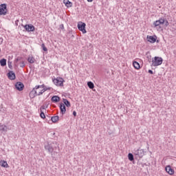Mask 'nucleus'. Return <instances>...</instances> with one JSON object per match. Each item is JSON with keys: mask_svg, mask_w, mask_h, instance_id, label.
<instances>
[{"mask_svg": "<svg viewBox=\"0 0 176 176\" xmlns=\"http://www.w3.org/2000/svg\"><path fill=\"white\" fill-rule=\"evenodd\" d=\"M15 87L16 90H19V91H22L24 89V84L21 82H18L15 84Z\"/></svg>", "mask_w": 176, "mask_h": 176, "instance_id": "1a4fd4ad", "label": "nucleus"}, {"mask_svg": "<svg viewBox=\"0 0 176 176\" xmlns=\"http://www.w3.org/2000/svg\"><path fill=\"white\" fill-rule=\"evenodd\" d=\"M28 63H30V64H34V63H35V58L34 57H31L30 56L28 58Z\"/></svg>", "mask_w": 176, "mask_h": 176, "instance_id": "4be33fe9", "label": "nucleus"}, {"mask_svg": "<svg viewBox=\"0 0 176 176\" xmlns=\"http://www.w3.org/2000/svg\"><path fill=\"white\" fill-rule=\"evenodd\" d=\"M148 42L151 43H155L156 42V37L153 36H147Z\"/></svg>", "mask_w": 176, "mask_h": 176, "instance_id": "ddd939ff", "label": "nucleus"}, {"mask_svg": "<svg viewBox=\"0 0 176 176\" xmlns=\"http://www.w3.org/2000/svg\"><path fill=\"white\" fill-rule=\"evenodd\" d=\"M7 12H8V9L6 7V4L0 5V15L6 16Z\"/></svg>", "mask_w": 176, "mask_h": 176, "instance_id": "423d86ee", "label": "nucleus"}, {"mask_svg": "<svg viewBox=\"0 0 176 176\" xmlns=\"http://www.w3.org/2000/svg\"><path fill=\"white\" fill-rule=\"evenodd\" d=\"M128 159L130 160V162H133L134 160V155L133 153H129L128 154Z\"/></svg>", "mask_w": 176, "mask_h": 176, "instance_id": "393cba45", "label": "nucleus"}, {"mask_svg": "<svg viewBox=\"0 0 176 176\" xmlns=\"http://www.w3.org/2000/svg\"><path fill=\"white\" fill-rule=\"evenodd\" d=\"M40 111H46V107L44 105L41 107Z\"/></svg>", "mask_w": 176, "mask_h": 176, "instance_id": "7c9ffc66", "label": "nucleus"}, {"mask_svg": "<svg viewBox=\"0 0 176 176\" xmlns=\"http://www.w3.org/2000/svg\"><path fill=\"white\" fill-rule=\"evenodd\" d=\"M134 153L136 156H138V157H142L145 153H146V151H145L144 149L139 148L137 150H135Z\"/></svg>", "mask_w": 176, "mask_h": 176, "instance_id": "20e7f679", "label": "nucleus"}, {"mask_svg": "<svg viewBox=\"0 0 176 176\" xmlns=\"http://www.w3.org/2000/svg\"><path fill=\"white\" fill-rule=\"evenodd\" d=\"M45 87V85H36L34 88L36 90H39V89H43Z\"/></svg>", "mask_w": 176, "mask_h": 176, "instance_id": "bb28decb", "label": "nucleus"}, {"mask_svg": "<svg viewBox=\"0 0 176 176\" xmlns=\"http://www.w3.org/2000/svg\"><path fill=\"white\" fill-rule=\"evenodd\" d=\"M60 119L58 116H53L51 118V120L53 123H57V121Z\"/></svg>", "mask_w": 176, "mask_h": 176, "instance_id": "f3484780", "label": "nucleus"}, {"mask_svg": "<svg viewBox=\"0 0 176 176\" xmlns=\"http://www.w3.org/2000/svg\"><path fill=\"white\" fill-rule=\"evenodd\" d=\"M0 65H1V67H5V65H6V59L3 58L0 60Z\"/></svg>", "mask_w": 176, "mask_h": 176, "instance_id": "5701e85b", "label": "nucleus"}, {"mask_svg": "<svg viewBox=\"0 0 176 176\" xmlns=\"http://www.w3.org/2000/svg\"><path fill=\"white\" fill-rule=\"evenodd\" d=\"M20 67H21V68H24V67H25V63L24 61H22V62L21 63Z\"/></svg>", "mask_w": 176, "mask_h": 176, "instance_id": "c756f323", "label": "nucleus"}, {"mask_svg": "<svg viewBox=\"0 0 176 176\" xmlns=\"http://www.w3.org/2000/svg\"><path fill=\"white\" fill-rule=\"evenodd\" d=\"M78 28L79 30V31H81L82 32V34H86V32H87V31H86V23H83V22H80L78 24Z\"/></svg>", "mask_w": 176, "mask_h": 176, "instance_id": "39448f33", "label": "nucleus"}, {"mask_svg": "<svg viewBox=\"0 0 176 176\" xmlns=\"http://www.w3.org/2000/svg\"><path fill=\"white\" fill-rule=\"evenodd\" d=\"M163 24H164V18H161L153 22V25L155 27H159V25H162Z\"/></svg>", "mask_w": 176, "mask_h": 176, "instance_id": "6e6552de", "label": "nucleus"}, {"mask_svg": "<svg viewBox=\"0 0 176 176\" xmlns=\"http://www.w3.org/2000/svg\"><path fill=\"white\" fill-rule=\"evenodd\" d=\"M165 170L170 175H173V174H174V169L171 168V166H166Z\"/></svg>", "mask_w": 176, "mask_h": 176, "instance_id": "f8f14e48", "label": "nucleus"}, {"mask_svg": "<svg viewBox=\"0 0 176 176\" xmlns=\"http://www.w3.org/2000/svg\"><path fill=\"white\" fill-rule=\"evenodd\" d=\"M16 61H19V58L16 59Z\"/></svg>", "mask_w": 176, "mask_h": 176, "instance_id": "58836bf2", "label": "nucleus"}, {"mask_svg": "<svg viewBox=\"0 0 176 176\" xmlns=\"http://www.w3.org/2000/svg\"><path fill=\"white\" fill-rule=\"evenodd\" d=\"M51 100L52 101V102H58V101H60V97L57 96H54L52 97Z\"/></svg>", "mask_w": 176, "mask_h": 176, "instance_id": "dca6fc26", "label": "nucleus"}, {"mask_svg": "<svg viewBox=\"0 0 176 176\" xmlns=\"http://www.w3.org/2000/svg\"><path fill=\"white\" fill-rule=\"evenodd\" d=\"M46 90H47V89L43 88L38 93V91H36V89H33L30 93V98H34V97H36V96H41V94H43V93H45Z\"/></svg>", "mask_w": 176, "mask_h": 176, "instance_id": "f03ea898", "label": "nucleus"}, {"mask_svg": "<svg viewBox=\"0 0 176 176\" xmlns=\"http://www.w3.org/2000/svg\"><path fill=\"white\" fill-rule=\"evenodd\" d=\"M60 109L62 115H65V112H67V109H65V105L63 103L60 104Z\"/></svg>", "mask_w": 176, "mask_h": 176, "instance_id": "4468645a", "label": "nucleus"}, {"mask_svg": "<svg viewBox=\"0 0 176 176\" xmlns=\"http://www.w3.org/2000/svg\"><path fill=\"white\" fill-rule=\"evenodd\" d=\"M74 116H76V111H73Z\"/></svg>", "mask_w": 176, "mask_h": 176, "instance_id": "72a5a7b5", "label": "nucleus"}, {"mask_svg": "<svg viewBox=\"0 0 176 176\" xmlns=\"http://www.w3.org/2000/svg\"><path fill=\"white\" fill-rule=\"evenodd\" d=\"M63 103L65 104V105H66V107H67V108H69V107H71V103L67 99H63Z\"/></svg>", "mask_w": 176, "mask_h": 176, "instance_id": "412c9836", "label": "nucleus"}, {"mask_svg": "<svg viewBox=\"0 0 176 176\" xmlns=\"http://www.w3.org/2000/svg\"><path fill=\"white\" fill-rule=\"evenodd\" d=\"M0 131L6 133V131H8V126L6 125H0Z\"/></svg>", "mask_w": 176, "mask_h": 176, "instance_id": "aec40b11", "label": "nucleus"}, {"mask_svg": "<svg viewBox=\"0 0 176 176\" xmlns=\"http://www.w3.org/2000/svg\"><path fill=\"white\" fill-rule=\"evenodd\" d=\"M164 23H165V27H168L169 25V23L168 21H167V19H164Z\"/></svg>", "mask_w": 176, "mask_h": 176, "instance_id": "c85d7f7f", "label": "nucleus"}, {"mask_svg": "<svg viewBox=\"0 0 176 176\" xmlns=\"http://www.w3.org/2000/svg\"><path fill=\"white\" fill-rule=\"evenodd\" d=\"M0 166H1V167H5V168H8V167H9V165L6 161H1L0 162Z\"/></svg>", "mask_w": 176, "mask_h": 176, "instance_id": "a211bd4d", "label": "nucleus"}, {"mask_svg": "<svg viewBox=\"0 0 176 176\" xmlns=\"http://www.w3.org/2000/svg\"><path fill=\"white\" fill-rule=\"evenodd\" d=\"M41 47H42V49H43V50L44 52H47V48L45 47V46L44 44H42V45H41Z\"/></svg>", "mask_w": 176, "mask_h": 176, "instance_id": "cd10ccee", "label": "nucleus"}, {"mask_svg": "<svg viewBox=\"0 0 176 176\" xmlns=\"http://www.w3.org/2000/svg\"><path fill=\"white\" fill-rule=\"evenodd\" d=\"M24 28L28 32H31L35 31V27L32 25H25L24 26Z\"/></svg>", "mask_w": 176, "mask_h": 176, "instance_id": "9d476101", "label": "nucleus"}, {"mask_svg": "<svg viewBox=\"0 0 176 176\" xmlns=\"http://www.w3.org/2000/svg\"><path fill=\"white\" fill-rule=\"evenodd\" d=\"M8 67L9 68H12V62L8 61Z\"/></svg>", "mask_w": 176, "mask_h": 176, "instance_id": "2f4dec72", "label": "nucleus"}, {"mask_svg": "<svg viewBox=\"0 0 176 176\" xmlns=\"http://www.w3.org/2000/svg\"><path fill=\"white\" fill-rule=\"evenodd\" d=\"M44 89H47V90H50V87H48V88H44Z\"/></svg>", "mask_w": 176, "mask_h": 176, "instance_id": "4c0bfd02", "label": "nucleus"}, {"mask_svg": "<svg viewBox=\"0 0 176 176\" xmlns=\"http://www.w3.org/2000/svg\"><path fill=\"white\" fill-rule=\"evenodd\" d=\"M148 74H151V75H153V71H152L151 69H149Z\"/></svg>", "mask_w": 176, "mask_h": 176, "instance_id": "473e14b6", "label": "nucleus"}, {"mask_svg": "<svg viewBox=\"0 0 176 176\" xmlns=\"http://www.w3.org/2000/svg\"><path fill=\"white\" fill-rule=\"evenodd\" d=\"M64 82V79H63V78H54L53 80V82L54 83V85H56V86H64L63 82Z\"/></svg>", "mask_w": 176, "mask_h": 176, "instance_id": "0eeeda50", "label": "nucleus"}, {"mask_svg": "<svg viewBox=\"0 0 176 176\" xmlns=\"http://www.w3.org/2000/svg\"><path fill=\"white\" fill-rule=\"evenodd\" d=\"M152 63V65H153V67L162 65V64L163 63V58L159 56H155L154 57V59H153Z\"/></svg>", "mask_w": 176, "mask_h": 176, "instance_id": "7ed1b4c3", "label": "nucleus"}, {"mask_svg": "<svg viewBox=\"0 0 176 176\" xmlns=\"http://www.w3.org/2000/svg\"><path fill=\"white\" fill-rule=\"evenodd\" d=\"M87 86L89 89H94V83H93L91 81H89L87 82Z\"/></svg>", "mask_w": 176, "mask_h": 176, "instance_id": "b1692460", "label": "nucleus"}, {"mask_svg": "<svg viewBox=\"0 0 176 176\" xmlns=\"http://www.w3.org/2000/svg\"><path fill=\"white\" fill-rule=\"evenodd\" d=\"M60 28H62V29L64 28V25H63V24L60 25Z\"/></svg>", "mask_w": 176, "mask_h": 176, "instance_id": "c9c22d12", "label": "nucleus"}, {"mask_svg": "<svg viewBox=\"0 0 176 176\" xmlns=\"http://www.w3.org/2000/svg\"><path fill=\"white\" fill-rule=\"evenodd\" d=\"M133 65L135 69H140V63L137 61H134Z\"/></svg>", "mask_w": 176, "mask_h": 176, "instance_id": "6ab92c4d", "label": "nucleus"}, {"mask_svg": "<svg viewBox=\"0 0 176 176\" xmlns=\"http://www.w3.org/2000/svg\"><path fill=\"white\" fill-rule=\"evenodd\" d=\"M57 148H60L58 146V144H57V142H54L51 144H48L47 145L45 146V149H46L47 151H48V152L50 153H51L53 159H57V154L58 153H57L56 151V149H57Z\"/></svg>", "mask_w": 176, "mask_h": 176, "instance_id": "f257e3e1", "label": "nucleus"}, {"mask_svg": "<svg viewBox=\"0 0 176 176\" xmlns=\"http://www.w3.org/2000/svg\"><path fill=\"white\" fill-rule=\"evenodd\" d=\"M40 116L41 119H45L46 116L45 115V111H43V110H41Z\"/></svg>", "mask_w": 176, "mask_h": 176, "instance_id": "a878e982", "label": "nucleus"}, {"mask_svg": "<svg viewBox=\"0 0 176 176\" xmlns=\"http://www.w3.org/2000/svg\"><path fill=\"white\" fill-rule=\"evenodd\" d=\"M63 3H65V6H67V8H71V6H72V3L69 1V0H64Z\"/></svg>", "mask_w": 176, "mask_h": 176, "instance_id": "2eb2a0df", "label": "nucleus"}, {"mask_svg": "<svg viewBox=\"0 0 176 176\" xmlns=\"http://www.w3.org/2000/svg\"><path fill=\"white\" fill-rule=\"evenodd\" d=\"M88 2H93V0H87Z\"/></svg>", "mask_w": 176, "mask_h": 176, "instance_id": "e433bc0d", "label": "nucleus"}, {"mask_svg": "<svg viewBox=\"0 0 176 176\" xmlns=\"http://www.w3.org/2000/svg\"><path fill=\"white\" fill-rule=\"evenodd\" d=\"M36 91H37V93H39V91H41V89H36Z\"/></svg>", "mask_w": 176, "mask_h": 176, "instance_id": "f704fd0d", "label": "nucleus"}, {"mask_svg": "<svg viewBox=\"0 0 176 176\" xmlns=\"http://www.w3.org/2000/svg\"><path fill=\"white\" fill-rule=\"evenodd\" d=\"M8 75L10 80H14V79H16V74H14V72H13V71L9 72Z\"/></svg>", "mask_w": 176, "mask_h": 176, "instance_id": "9b49d317", "label": "nucleus"}]
</instances>
